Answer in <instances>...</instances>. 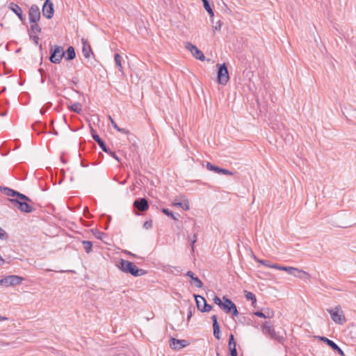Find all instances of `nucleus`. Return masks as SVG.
I'll list each match as a JSON object with an SVG mask.
<instances>
[{"mask_svg": "<svg viewBox=\"0 0 356 356\" xmlns=\"http://www.w3.org/2000/svg\"><path fill=\"white\" fill-rule=\"evenodd\" d=\"M118 268L123 272L129 273L134 277L142 276L146 274L143 269L138 268L134 263L128 260L121 259L118 264Z\"/></svg>", "mask_w": 356, "mask_h": 356, "instance_id": "f257e3e1", "label": "nucleus"}, {"mask_svg": "<svg viewBox=\"0 0 356 356\" xmlns=\"http://www.w3.org/2000/svg\"><path fill=\"white\" fill-rule=\"evenodd\" d=\"M8 8L12 10L19 19V20L24 23L25 17L23 15L22 8L16 3L11 2L8 5Z\"/></svg>", "mask_w": 356, "mask_h": 356, "instance_id": "f3484780", "label": "nucleus"}, {"mask_svg": "<svg viewBox=\"0 0 356 356\" xmlns=\"http://www.w3.org/2000/svg\"><path fill=\"white\" fill-rule=\"evenodd\" d=\"M222 23L221 22V21H218L216 24L215 26H213V31H220L221 29V27H222Z\"/></svg>", "mask_w": 356, "mask_h": 356, "instance_id": "a19ab883", "label": "nucleus"}, {"mask_svg": "<svg viewBox=\"0 0 356 356\" xmlns=\"http://www.w3.org/2000/svg\"><path fill=\"white\" fill-rule=\"evenodd\" d=\"M81 165H82L83 166L87 167V165H85V163H81Z\"/></svg>", "mask_w": 356, "mask_h": 356, "instance_id": "052dcab7", "label": "nucleus"}, {"mask_svg": "<svg viewBox=\"0 0 356 356\" xmlns=\"http://www.w3.org/2000/svg\"><path fill=\"white\" fill-rule=\"evenodd\" d=\"M162 212L165 213L166 216L171 217L173 220H177V217L168 209L163 208Z\"/></svg>", "mask_w": 356, "mask_h": 356, "instance_id": "72a5a7b5", "label": "nucleus"}, {"mask_svg": "<svg viewBox=\"0 0 356 356\" xmlns=\"http://www.w3.org/2000/svg\"><path fill=\"white\" fill-rule=\"evenodd\" d=\"M262 332L265 335H268L271 339L277 341L278 343L283 344L284 338L282 336L277 334L274 327L269 321H265L262 324Z\"/></svg>", "mask_w": 356, "mask_h": 356, "instance_id": "f03ea898", "label": "nucleus"}, {"mask_svg": "<svg viewBox=\"0 0 356 356\" xmlns=\"http://www.w3.org/2000/svg\"><path fill=\"white\" fill-rule=\"evenodd\" d=\"M258 262L266 267L272 268H275V267H274V266H279L277 264H271L270 261L268 260H258Z\"/></svg>", "mask_w": 356, "mask_h": 356, "instance_id": "2f4dec72", "label": "nucleus"}, {"mask_svg": "<svg viewBox=\"0 0 356 356\" xmlns=\"http://www.w3.org/2000/svg\"><path fill=\"white\" fill-rule=\"evenodd\" d=\"M196 241H197V236L195 234H194V241H191V249H192L193 252L194 251V245L196 243Z\"/></svg>", "mask_w": 356, "mask_h": 356, "instance_id": "8fccbe9b", "label": "nucleus"}, {"mask_svg": "<svg viewBox=\"0 0 356 356\" xmlns=\"http://www.w3.org/2000/svg\"><path fill=\"white\" fill-rule=\"evenodd\" d=\"M152 226V220H148V221H146L145 222L144 225H143V227L144 228L148 229L149 228H151Z\"/></svg>", "mask_w": 356, "mask_h": 356, "instance_id": "de8ad7c7", "label": "nucleus"}, {"mask_svg": "<svg viewBox=\"0 0 356 356\" xmlns=\"http://www.w3.org/2000/svg\"><path fill=\"white\" fill-rule=\"evenodd\" d=\"M129 254H131V256L134 257L135 255L134 254H131V253H129Z\"/></svg>", "mask_w": 356, "mask_h": 356, "instance_id": "0e129e2a", "label": "nucleus"}, {"mask_svg": "<svg viewBox=\"0 0 356 356\" xmlns=\"http://www.w3.org/2000/svg\"><path fill=\"white\" fill-rule=\"evenodd\" d=\"M9 201L12 202L17 209L23 213H31L33 211V208L29 203L33 202H27L22 200L20 199H9Z\"/></svg>", "mask_w": 356, "mask_h": 356, "instance_id": "0eeeda50", "label": "nucleus"}, {"mask_svg": "<svg viewBox=\"0 0 356 356\" xmlns=\"http://www.w3.org/2000/svg\"><path fill=\"white\" fill-rule=\"evenodd\" d=\"M254 314L258 317H260V318H265V314H264V309H262L260 311H257L254 313Z\"/></svg>", "mask_w": 356, "mask_h": 356, "instance_id": "37998d69", "label": "nucleus"}, {"mask_svg": "<svg viewBox=\"0 0 356 356\" xmlns=\"http://www.w3.org/2000/svg\"><path fill=\"white\" fill-rule=\"evenodd\" d=\"M122 56L119 54H115L114 56V60L115 65L119 68V70L122 72Z\"/></svg>", "mask_w": 356, "mask_h": 356, "instance_id": "bb28decb", "label": "nucleus"}, {"mask_svg": "<svg viewBox=\"0 0 356 356\" xmlns=\"http://www.w3.org/2000/svg\"><path fill=\"white\" fill-rule=\"evenodd\" d=\"M191 316H192V312L191 310H189L188 314L187 315V320L189 321L190 318H191Z\"/></svg>", "mask_w": 356, "mask_h": 356, "instance_id": "5fc2aeb1", "label": "nucleus"}, {"mask_svg": "<svg viewBox=\"0 0 356 356\" xmlns=\"http://www.w3.org/2000/svg\"><path fill=\"white\" fill-rule=\"evenodd\" d=\"M173 205L182 208L184 210L187 211L190 209L189 202L188 200H184L181 202H175Z\"/></svg>", "mask_w": 356, "mask_h": 356, "instance_id": "393cba45", "label": "nucleus"}, {"mask_svg": "<svg viewBox=\"0 0 356 356\" xmlns=\"http://www.w3.org/2000/svg\"><path fill=\"white\" fill-rule=\"evenodd\" d=\"M229 79L227 67L225 63L219 65L218 70V81L222 85H226Z\"/></svg>", "mask_w": 356, "mask_h": 356, "instance_id": "6e6552de", "label": "nucleus"}, {"mask_svg": "<svg viewBox=\"0 0 356 356\" xmlns=\"http://www.w3.org/2000/svg\"><path fill=\"white\" fill-rule=\"evenodd\" d=\"M40 11L39 7L33 4L29 10V19L30 22H38L40 19Z\"/></svg>", "mask_w": 356, "mask_h": 356, "instance_id": "9b49d317", "label": "nucleus"}, {"mask_svg": "<svg viewBox=\"0 0 356 356\" xmlns=\"http://www.w3.org/2000/svg\"><path fill=\"white\" fill-rule=\"evenodd\" d=\"M229 350L230 356H238V353H237L236 347L230 348H229Z\"/></svg>", "mask_w": 356, "mask_h": 356, "instance_id": "c03bdc74", "label": "nucleus"}, {"mask_svg": "<svg viewBox=\"0 0 356 356\" xmlns=\"http://www.w3.org/2000/svg\"><path fill=\"white\" fill-rule=\"evenodd\" d=\"M111 217L108 216V222H109L111 221ZM107 224H108V223H107ZM107 228H108V225H106V229H107Z\"/></svg>", "mask_w": 356, "mask_h": 356, "instance_id": "6e6d98bb", "label": "nucleus"}, {"mask_svg": "<svg viewBox=\"0 0 356 356\" xmlns=\"http://www.w3.org/2000/svg\"><path fill=\"white\" fill-rule=\"evenodd\" d=\"M82 53L86 58H90V54H92V51L90 43L87 40L82 38Z\"/></svg>", "mask_w": 356, "mask_h": 356, "instance_id": "aec40b11", "label": "nucleus"}, {"mask_svg": "<svg viewBox=\"0 0 356 356\" xmlns=\"http://www.w3.org/2000/svg\"><path fill=\"white\" fill-rule=\"evenodd\" d=\"M88 215H89V211H88V207H86V208L84 209V216H85L86 217H87V218H88Z\"/></svg>", "mask_w": 356, "mask_h": 356, "instance_id": "3c124183", "label": "nucleus"}, {"mask_svg": "<svg viewBox=\"0 0 356 356\" xmlns=\"http://www.w3.org/2000/svg\"><path fill=\"white\" fill-rule=\"evenodd\" d=\"M220 174H222V175H234V172L227 170V169H225V168H220Z\"/></svg>", "mask_w": 356, "mask_h": 356, "instance_id": "ea45409f", "label": "nucleus"}, {"mask_svg": "<svg viewBox=\"0 0 356 356\" xmlns=\"http://www.w3.org/2000/svg\"><path fill=\"white\" fill-rule=\"evenodd\" d=\"M30 38L33 40L35 44H38L39 37L36 35V33H29Z\"/></svg>", "mask_w": 356, "mask_h": 356, "instance_id": "58836bf2", "label": "nucleus"}, {"mask_svg": "<svg viewBox=\"0 0 356 356\" xmlns=\"http://www.w3.org/2000/svg\"><path fill=\"white\" fill-rule=\"evenodd\" d=\"M133 206L139 211H145L149 209V204L145 198H138L134 200Z\"/></svg>", "mask_w": 356, "mask_h": 356, "instance_id": "2eb2a0df", "label": "nucleus"}, {"mask_svg": "<svg viewBox=\"0 0 356 356\" xmlns=\"http://www.w3.org/2000/svg\"><path fill=\"white\" fill-rule=\"evenodd\" d=\"M92 233H93L94 236H95L97 238L100 239V240H102V237H103L104 236H105V235H106V234H105V233H104V232H100V231H99V230H97V229L92 230Z\"/></svg>", "mask_w": 356, "mask_h": 356, "instance_id": "e433bc0d", "label": "nucleus"}, {"mask_svg": "<svg viewBox=\"0 0 356 356\" xmlns=\"http://www.w3.org/2000/svg\"><path fill=\"white\" fill-rule=\"evenodd\" d=\"M204 9L207 11L212 9L209 1L203 3Z\"/></svg>", "mask_w": 356, "mask_h": 356, "instance_id": "09e8293b", "label": "nucleus"}, {"mask_svg": "<svg viewBox=\"0 0 356 356\" xmlns=\"http://www.w3.org/2000/svg\"><path fill=\"white\" fill-rule=\"evenodd\" d=\"M223 302L220 308L227 314H232L234 316L238 315L236 305L226 296L222 298Z\"/></svg>", "mask_w": 356, "mask_h": 356, "instance_id": "423d86ee", "label": "nucleus"}, {"mask_svg": "<svg viewBox=\"0 0 356 356\" xmlns=\"http://www.w3.org/2000/svg\"><path fill=\"white\" fill-rule=\"evenodd\" d=\"M6 115V113H3L1 114V115H3H3Z\"/></svg>", "mask_w": 356, "mask_h": 356, "instance_id": "69168bd1", "label": "nucleus"}, {"mask_svg": "<svg viewBox=\"0 0 356 356\" xmlns=\"http://www.w3.org/2000/svg\"><path fill=\"white\" fill-rule=\"evenodd\" d=\"M46 124H43L40 122H36L35 124H33V129L35 131H43L44 129H46Z\"/></svg>", "mask_w": 356, "mask_h": 356, "instance_id": "c85d7f7f", "label": "nucleus"}, {"mask_svg": "<svg viewBox=\"0 0 356 356\" xmlns=\"http://www.w3.org/2000/svg\"><path fill=\"white\" fill-rule=\"evenodd\" d=\"M245 296L247 300H252L253 303L257 301L255 295L252 292L245 291Z\"/></svg>", "mask_w": 356, "mask_h": 356, "instance_id": "f704fd0d", "label": "nucleus"}, {"mask_svg": "<svg viewBox=\"0 0 356 356\" xmlns=\"http://www.w3.org/2000/svg\"><path fill=\"white\" fill-rule=\"evenodd\" d=\"M9 236L8 233L1 227H0V239L1 240H7L8 239Z\"/></svg>", "mask_w": 356, "mask_h": 356, "instance_id": "4c0bfd02", "label": "nucleus"}, {"mask_svg": "<svg viewBox=\"0 0 356 356\" xmlns=\"http://www.w3.org/2000/svg\"><path fill=\"white\" fill-rule=\"evenodd\" d=\"M197 309L202 312H207L211 310L212 306L207 304L204 297L200 295H194Z\"/></svg>", "mask_w": 356, "mask_h": 356, "instance_id": "9d476101", "label": "nucleus"}, {"mask_svg": "<svg viewBox=\"0 0 356 356\" xmlns=\"http://www.w3.org/2000/svg\"><path fill=\"white\" fill-rule=\"evenodd\" d=\"M186 48L191 52V54L195 58L200 60H204L205 56L203 52L201 50H200L196 46L193 45L191 42H187L186 44Z\"/></svg>", "mask_w": 356, "mask_h": 356, "instance_id": "4468645a", "label": "nucleus"}, {"mask_svg": "<svg viewBox=\"0 0 356 356\" xmlns=\"http://www.w3.org/2000/svg\"><path fill=\"white\" fill-rule=\"evenodd\" d=\"M265 318H272L274 316V312L270 308H264Z\"/></svg>", "mask_w": 356, "mask_h": 356, "instance_id": "473e14b6", "label": "nucleus"}, {"mask_svg": "<svg viewBox=\"0 0 356 356\" xmlns=\"http://www.w3.org/2000/svg\"><path fill=\"white\" fill-rule=\"evenodd\" d=\"M188 345V342L186 340H180L172 338L170 343V346L172 349L179 350Z\"/></svg>", "mask_w": 356, "mask_h": 356, "instance_id": "6ab92c4d", "label": "nucleus"}, {"mask_svg": "<svg viewBox=\"0 0 356 356\" xmlns=\"http://www.w3.org/2000/svg\"><path fill=\"white\" fill-rule=\"evenodd\" d=\"M91 134L92 138L99 145L102 151H104V152H108L109 148L107 147L105 143L99 136V135L95 133V130L92 128L91 129Z\"/></svg>", "mask_w": 356, "mask_h": 356, "instance_id": "a211bd4d", "label": "nucleus"}, {"mask_svg": "<svg viewBox=\"0 0 356 356\" xmlns=\"http://www.w3.org/2000/svg\"><path fill=\"white\" fill-rule=\"evenodd\" d=\"M51 106V103L49 102L47 104V107L44 108V107H42L41 109H40V113L42 115L44 114L47 111V110Z\"/></svg>", "mask_w": 356, "mask_h": 356, "instance_id": "49530a36", "label": "nucleus"}, {"mask_svg": "<svg viewBox=\"0 0 356 356\" xmlns=\"http://www.w3.org/2000/svg\"><path fill=\"white\" fill-rule=\"evenodd\" d=\"M211 319L213 321V336L217 339H220V325L217 321V316L216 315H213L211 316Z\"/></svg>", "mask_w": 356, "mask_h": 356, "instance_id": "4be33fe9", "label": "nucleus"}, {"mask_svg": "<svg viewBox=\"0 0 356 356\" xmlns=\"http://www.w3.org/2000/svg\"><path fill=\"white\" fill-rule=\"evenodd\" d=\"M202 1L203 3H204V2L208 1V0H202Z\"/></svg>", "mask_w": 356, "mask_h": 356, "instance_id": "bf43d9fd", "label": "nucleus"}, {"mask_svg": "<svg viewBox=\"0 0 356 356\" xmlns=\"http://www.w3.org/2000/svg\"><path fill=\"white\" fill-rule=\"evenodd\" d=\"M6 318L0 316V321H3V320H6Z\"/></svg>", "mask_w": 356, "mask_h": 356, "instance_id": "13d9d810", "label": "nucleus"}, {"mask_svg": "<svg viewBox=\"0 0 356 356\" xmlns=\"http://www.w3.org/2000/svg\"><path fill=\"white\" fill-rule=\"evenodd\" d=\"M1 191L7 196L9 197H16V199H20L22 200L31 202V200L24 194L20 193L18 191H16L13 189H11L8 187H3L1 188Z\"/></svg>", "mask_w": 356, "mask_h": 356, "instance_id": "1a4fd4ad", "label": "nucleus"}, {"mask_svg": "<svg viewBox=\"0 0 356 356\" xmlns=\"http://www.w3.org/2000/svg\"><path fill=\"white\" fill-rule=\"evenodd\" d=\"M275 267V269L280 270H284L287 272L288 274L293 275L297 277H301L300 274H306L305 271L300 270L294 267H290V266H274Z\"/></svg>", "mask_w": 356, "mask_h": 356, "instance_id": "ddd939ff", "label": "nucleus"}, {"mask_svg": "<svg viewBox=\"0 0 356 356\" xmlns=\"http://www.w3.org/2000/svg\"><path fill=\"white\" fill-rule=\"evenodd\" d=\"M207 12L209 14V15H210V17H213L214 13H213V9H211V10H207Z\"/></svg>", "mask_w": 356, "mask_h": 356, "instance_id": "864d4df0", "label": "nucleus"}, {"mask_svg": "<svg viewBox=\"0 0 356 356\" xmlns=\"http://www.w3.org/2000/svg\"><path fill=\"white\" fill-rule=\"evenodd\" d=\"M186 275L191 278V284L195 286L197 288H202L203 286L202 282L197 276H195L192 271L188 270Z\"/></svg>", "mask_w": 356, "mask_h": 356, "instance_id": "412c9836", "label": "nucleus"}, {"mask_svg": "<svg viewBox=\"0 0 356 356\" xmlns=\"http://www.w3.org/2000/svg\"><path fill=\"white\" fill-rule=\"evenodd\" d=\"M31 26L29 33H39L41 32V28L38 25V22H30Z\"/></svg>", "mask_w": 356, "mask_h": 356, "instance_id": "a878e982", "label": "nucleus"}, {"mask_svg": "<svg viewBox=\"0 0 356 356\" xmlns=\"http://www.w3.org/2000/svg\"><path fill=\"white\" fill-rule=\"evenodd\" d=\"M327 311L330 313L332 320L339 325H342L346 322V318L341 307L337 306L333 309H327Z\"/></svg>", "mask_w": 356, "mask_h": 356, "instance_id": "20e7f679", "label": "nucleus"}, {"mask_svg": "<svg viewBox=\"0 0 356 356\" xmlns=\"http://www.w3.org/2000/svg\"><path fill=\"white\" fill-rule=\"evenodd\" d=\"M81 165H82L83 166L87 167V165H85V163H81Z\"/></svg>", "mask_w": 356, "mask_h": 356, "instance_id": "680f3d73", "label": "nucleus"}, {"mask_svg": "<svg viewBox=\"0 0 356 356\" xmlns=\"http://www.w3.org/2000/svg\"><path fill=\"white\" fill-rule=\"evenodd\" d=\"M213 302L215 304H216L217 305H218L220 307H221V305H222V301L221 300V299L218 297L217 296H215L214 298H213Z\"/></svg>", "mask_w": 356, "mask_h": 356, "instance_id": "79ce46f5", "label": "nucleus"}, {"mask_svg": "<svg viewBox=\"0 0 356 356\" xmlns=\"http://www.w3.org/2000/svg\"><path fill=\"white\" fill-rule=\"evenodd\" d=\"M71 110L76 113H80L82 111V106L81 104L79 103H74L73 104L71 107Z\"/></svg>", "mask_w": 356, "mask_h": 356, "instance_id": "7c9ffc66", "label": "nucleus"}, {"mask_svg": "<svg viewBox=\"0 0 356 356\" xmlns=\"http://www.w3.org/2000/svg\"><path fill=\"white\" fill-rule=\"evenodd\" d=\"M319 339L321 341H323L324 343H325L332 350L337 351L340 355L345 356L344 352L333 341L329 339L328 338H327L325 337H319Z\"/></svg>", "mask_w": 356, "mask_h": 356, "instance_id": "dca6fc26", "label": "nucleus"}, {"mask_svg": "<svg viewBox=\"0 0 356 356\" xmlns=\"http://www.w3.org/2000/svg\"><path fill=\"white\" fill-rule=\"evenodd\" d=\"M207 168L209 170H211V171H213V172H214L216 173L220 174V168L218 167V166L214 165H213L212 163H211L209 162H208L207 163Z\"/></svg>", "mask_w": 356, "mask_h": 356, "instance_id": "c756f323", "label": "nucleus"}, {"mask_svg": "<svg viewBox=\"0 0 356 356\" xmlns=\"http://www.w3.org/2000/svg\"><path fill=\"white\" fill-rule=\"evenodd\" d=\"M107 154H108L109 155H111L113 158H114L115 160H117L118 161L120 162V159L119 157L116 155L115 152L111 151L110 149H109V151L108 152H106Z\"/></svg>", "mask_w": 356, "mask_h": 356, "instance_id": "a18cd8bd", "label": "nucleus"}, {"mask_svg": "<svg viewBox=\"0 0 356 356\" xmlns=\"http://www.w3.org/2000/svg\"><path fill=\"white\" fill-rule=\"evenodd\" d=\"M52 133L54 134H55V135H58V131L56 129H53Z\"/></svg>", "mask_w": 356, "mask_h": 356, "instance_id": "4d7b16f0", "label": "nucleus"}, {"mask_svg": "<svg viewBox=\"0 0 356 356\" xmlns=\"http://www.w3.org/2000/svg\"><path fill=\"white\" fill-rule=\"evenodd\" d=\"M42 12L43 16L47 19H50L53 17L54 13V4L50 0H45Z\"/></svg>", "mask_w": 356, "mask_h": 356, "instance_id": "f8f14e48", "label": "nucleus"}, {"mask_svg": "<svg viewBox=\"0 0 356 356\" xmlns=\"http://www.w3.org/2000/svg\"><path fill=\"white\" fill-rule=\"evenodd\" d=\"M24 280L22 277L18 275H8L0 279V285L8 287L19 285Z\"/></svg>", "mask_w": 356, "mask_h": 356, "instance_id": "39448f33", "label": "nucleus"}, {"mask_svg": "<svg viewBox=\"0 0 356 356\" xmlns=\"http://www.w3.org/2000/svg\"><path fill=\"white\" fill-rule=\"evenodd\" d=\"M76 57L74 48L70 46L65 52V58L67 60H73Z\"/></svg>", "mask_w": 356, "mask_h": 356, "instance_id": "5701e85b", "label": "nucleus"}, {"mask_svg": "<svg viewBox=\"0 0 356 356\" xmlns=\"http://www.w3.org/2000/svg\"><path fill=\"white\" fill-rule=\"evenodd\" d=\"M236 346V343L234 340V337L232 334H231L229 337L228 348H233V347L235 348Z\"/></svg>", "mask_w": 356, "mask_h": 356, "instance_id": "c9c22d12", "label": "nucleus"}, {"mask_svg": "<svg viewBox=\"0 0 356 356\" xmlns=\"http://www.w3.org/2000/svg\"><path fill=\"white\" fill-rule=\"evenodd\" d=\"M83 247L87 253H90L92 251V243L89 241H82Z\"/></svg>", "mask_w": 356, "mask_h": 356, "instance_id": "cd10ccee", "label": "nucleus"}, {"mask_svg": "<svg viewBox=\"0 0 356 356\" xmlns=\"http://www.w3.org/2000/svg\"><path fill=\"white\" fill-rule=\"evenodd\" d=\"M216 356H221V355H220V353H217Z\"/></svg>", "mask_w": 356, "mask_h": 356, "instance_id": "e2e57ef3", "label": "nucleus"}, {"mask_svg": "<svg viewBox=\"0 0 356 356\" xmlns=\"http://www.w3.org/2000/svg\"><path fill=\"white\" fill-rule=\"evenodd\" d=\"M108 119L113 126V127L116 129L118 131L120 132V133H122V134H128L129 133V131L125 129H122V128H120L118 126V124H116V122H115V120L113 119V118L111 116V115H108Z\"/></svg>", "mask_w": 356, "mask_h": 356, "instance_id": "b1692460", "label": "nucleus"}, {"mask_svg": "<svg viewBox=\"0 0 356 356\" xmlns=\"http://www.w3.org/2000/svg\"><path fill=\"white\" fill-rule=\"evenodd\" d=\"M40 72L41 73V76H42V83H44V78L43 77V73L44 72V70L42 69H40L39 70Z\"/></svg>", "mask_w": 356, "mask_h": 356, "instance_id": "603ef678", "label": "nucleus"}, {"mask_svg": "<svg viewBox=\"0 0 356 356\" xmlns=\"http://www.w3.org/2000/svg\"><path fill=\"white\" fill-rule=\"evenodd\" d=\"M65 56V51L61 46L55 45L54 49L51 47L50 49L49 60L55 64L60 63L63 57Z\"/></svg>", "mask_w": 356, "mask_h": 356, "instance_id": "7ed1b4c3", "label": "nucleus"}, {"mask_svg": "<svg viewBox=\"0 0 356 356\" xmlns=\"http://www.w3.org/2000/svg\"><path fill=\"white\" fill-rule=\"evenodd\" d=\"M191 241H194V236H193V238Z\"/></svg>", "mask_w": 356, "mask_h": 356, "instance_id": "338daca9", "label": "nucleus"}]
</instances>
